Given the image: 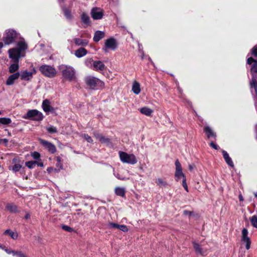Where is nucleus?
Wrapping results in <instances>:
<instances>
[{"instance_id":"f257e3e1","label":"nucleus","mask_w":257,"mask_h":257,"mask_svg":"<svg viewBox=\"0 0 257 257\" xmlns=\"http://www.w3.org/2000/svg\"><path fill=\"white\" fill-rule=\"evenodd\" d=\"M28 45L24 38H21L17 42L16 46L10 48L8 51L9 58L14 62H18L21 57L25 55Z\"/></svg>"},{"instance_id":"f03ea898","label":"nucleus","mask_w":257,"mask_h":257,"mask_svg":"<svg viewBox=\"0 0 257 257\" xmlns=\"http://www.w3.org/2000/svg\"><path fill=\"white\" fill-rule=\"evenodd\" d=\"M247 63L248 64H251L252 63H253L250 69L252 78L250 82V88L251 89L252 88L254 89L255 93L254 98L257 100V82L255 79L256 77H257V61L252 57H250L248 58Z\"/></svg>"},{"instance_id":"7ed1b4c3","label":"nucleus","mask_w":257,"mask_h":257,"mask_svg":"<svg viewBox=\"0 0 257 257\" xmlns=\"http://www.w3.org/2000/svg\"><path fill=\"white\" fill-rule=\"evenodd\" d=\"M22 38L20 35L13 29L6 30L4 33L3 41L6 45H9Z\"/></svg>"},{"instance_id":"20e7f679","label":"nucleus","mask_w":257,"mask_h":257,"mask_svg":"<svg viewBox=\"0 0 257 257\" xmlns=\"http://www.w3.org/2000/svg\"><path fill=\"white\" fill-rule=\"evenodd\" d=\"M59 69L64 79L70 81L75 79V70L72 66L61 65L59 66Z\"/></svg>"},{"instance_id":"39448f33","label":"nucleus","mask_w":257,"mask_h":257,"mask_svg":"<svg viewBox=\"0 0 257 257\" xmlns=\"http://www.w3.org/2000/svg\"><path fill=\"white\" fill-rule=\"evenodd\" d=\"M118 154L120 160L123 163L135 165L138 162L137 157L133 154H128L124 152L119 151Z\"/></svg>"},{"instance_id":"423d86ee","label":"nucleus","mask_w":257,"mask_h":257,"mask_svg":"<svg viewBox=\"0 0 257 257\" xmlns=\"http://www.w3.org/2000/svg\"><path fill=\"white\" fill-rule=\"evenodd\" d=\"M85 81L87 85L91 88H98L102 87L104 85V83L100 79L93 76H87Z\"/></svg>"},{"instance_id":"0eeeda50","label":"nucleus","mask_w":257,"mask_h":257,"mask_svg":"<svg viewBox=\"0 0 257 257\" xmlns=\"http://www.w3.org/2000/svg\"><path fill=\"white\" fill-rule=\"evenodd\" d=\"M23 117L35 121H41L43 119L42 113L37 109L29 110Z\"/></svg>"},{"instance_id":"6e6552de","label":"nucleus","mask_w":257,"mask_h":257,"mask_svg":"<svg viewBox=\"0 0 257 257\" xmlns=\"http://www.w3.org/2000/svg\"><path fill=\"white\" fill-rule=\"evenodd\" d=\"M117 47L116 40L113 38H110L105 41L102 50L103 52L107 53L109 50L114 51Z\"/></svg>"},{"instance_id":"1a4fd4ad","label":"nucleus","mask_w":257,"mask_h":257,"mask_svg":"<svg viewBox=\"0 0 257 257\" xmlns=\"http://www.w3.org/2000/svg\"><path fill=\"white\" fill-rule=\"evenodd\" d=\"M39 70L43 75L51 78L54 77L57 73L56 69L50 65H42L40 67Z\"/></svg>"},{"instance_id":"9d476101","label":"nucleus","mask_w":257,"mask_h":257,"mask_svg":"<svg viewBox=\"0 0 257 257\" xmlns=\"http://www.w3.org/2000/svg\"><path fill=\"white\" fill-rule=\"evenodd\" d=\"M175 179L176 181H179L181 178L186 179V176L183 173L182 166L178 161L177 160L175 161Z\"/></svg>"},{"instance_id":"9b49d317","label":"nucleus","mask_w":257,"mask_h":257,"mask_svg":"<svg viewBox=\"0 0 257 257\" xmlns=\"http://www.w3.org/2000/svg\"><path fill=\"white\" fill-rule=\"evenodd\" d=\"M36 71L33 68L31 71L27 70L21 71L20 73V77L23 81H29L31 80L33 77V75L36 74Z\"/></svg>"},{"instance_id":"f8f14e48","label":"nucleus","mask_w":257,"mask_h":257,"mask_svg":"<svg viewBox=\"0 0 257 257\" xmlns=\"http://www.w3.org/2000/svg\"><path fill=\"white\" fill-rule=\"evenodd\" d=\"M248 232L246 228H243L241 232V242L245 244L247 249H249L251 243L250 238L248 236Z\"/></svg>"},{"instance_id":"ddd939ff","label":"nucleus","mask_w":257,"mask_h":257,"mask_svg":"<svg viewBox=\"0 0 257 257\" xmlns=\"http://www.w3.org/2000/svg\"><path fill=\"white\" fill-rule=\"evenodd\" d=\"M39 142L41 143V144H42L43 146V147H45V148H46V149H47L48 151L50 153L54 154L56 152V147L51 143L41 139H39Z\"/></svg>"},{"instance_id":"4468645a","label":"nucleus","mask_w":257,"mask_h":257,"mask_svg":"<svg viewBox=\"0 0 257 257\" xmlns=\"http://www.w3.org/2000/svg\"><path fill=\"white\" fill-rule=\"evenodd\" d=\"M43 110L46 112H52L54 108L51 105V102L48 99H45L43 100L42 105Z\"/></svg>"},{"instance_id":"2eb2a0df","label":"nucleus","mask_w":257,"mask_h":257,"mask_svg":"<svg viewBox=\"0 0 257 257\" xmlns=\"http://www.w3.org/2000/svg\"><path fill=\"white\" fill-rule=\"evenodd\" d=\"M20 77V73L19 72H16L15 73H14L12 75H11L8 78L7 81H6V84L7 85H13L15 80L18 79Z\"/></svg>"},{"instance_id":"dca6fc26","label":"nucleus","mask_w":257,"mask_h":257,"mask_svg":"<svg viewBox=\"0 0 257 257\" xmlns=\"http://www.w3.org/2000/svg\"><path fill=\"white\" fill-rule=\"evenodd\" d=\"M92 69L94 70H103L105 69L104 64L101 61H95L92 63Z\"/></svg>"},{"instance_id":"f3484780","label":"nucleus","mask_w":257,"mask_h":257,"mask_svg":"<svg viewBox=\"0 0 257 257\" xmlns=\"http://www.w3.org/2000/svg\"><path fill=\"white\" fill-rule=\"evenodd\" d=\"M94 137L98 141L100 142L101 143L105 144L107 145H109L110 144V140L108 138H105L99 134L95 133Z\"/></svg>"},{"instance_id":"a211bd4d","label":"nucleus","mask_w":257,"mask_h":257,"mask_svg":"<svg viewBox=\"0 0 257 257\" xmlns=\"http://www.w3.org/2000/svg\"><path fill=\"white\" fill-rule=\"evenodd\" d=\"M104 11L100 8H93L91 11V16H103Z\"/></svg>"},{"instance_id":"6ab92c4d","label":"nucleus","mask_w":257,"mask_h":257,"mask_svg":"<svg viewBox=\"0 0 257 257\" xmlns=\"http://www.w3.org/2000/svg\"><path fill=\"white\" fill-rule=\"evenodd\" d=\"M73 42L77 46H86L88 44V40L82 39L78 38H75L73 39Z\"/></svg>"},{"instance_id":"aec40b11","label":"nucleus","mask_w":257,"mask_h":257,"mask_svg":"<svg viewBox=\"0 0 257 257\" xmlns=\"http://www.w3.org/2000/svg\"><path fill=\"white\" fill-rule=\"evenodd\" d=\"M87 54L86 49L83 47H81L75 51L74 55L77 58H81L85 56Z\"/></svg>"},{"instance_id":"412c9836","label":"nucleus","mask_w":257,"mask_h":257,"mask_svg":"<svg viewBox=\"0 0 257 257\" xmlns=\"http://www.w3.org/2000/svg\"><path fill=\"white\" fill-rule=\"evenodd\" d=\"M105 37V33L100 31L95 32L93 40L95 42H98Z\"/></svg>"},{"instance_id":"4be33fe9","label":"nucleus","mask_w":257,"mask_h":257,"mask_svg":"<svg viewBox=\"0 0 257 257\" xmlns=\"http://www.w3.org/2000/svg\"><path fill=\"white\" fill-rule=\"evenodd\" d=\"M194 248L198 253L205 255L207 253V250L202 248L200 245L196 242H193Z\"/></svg>"},{"instance_id":"5701e85b","label":"nucleus","mask_w":257,"mask_h":257,"mask_svg":"<svg viewBox=\"0 0 257 257\" xmlns=\"http://www.w3.org/2000/svg\"><path fill=\"white\" fill-rule=\"evenodd\" d=\"M6 209L12 213H16L18 212L17 206L13 203H8L6 205Z\"/></svg>"},{"instance_id":"b1692460","label":"nucleus","mask_w":257,"mask_h":257,"mask_svg":"<svg viewBox=\"0 0 257 257\" xmlns=\"http://www.w3.org/2000/svg\"><path fill=\"white\" fill-rule=\"evenodd\" d=\"M140 112L147 116H151L153 112V110L147 107H144L140 109Z\"/></svg>"},{"instance_id":"393cba45","label":"nucleus","mask_w":257,"mask_h":257,"mask_svg":"<svg viewBox=\"0 0 257 257\" xmlns=\"http://www.w3.org/2000/svg\"><path fill=\"white\" fill-rule=\"evenodd\" d=\"M204 131L208 138L215 137V134L209 126H205L204 128Z\"/></svg>"},{"instance_id":"a878e982","label":"nucleus","mask_w":257,"mask_h":257,"mask_svg":"<svg viewBox=\"0 0 257 257\" xmlns=\"http://www.w3.org/2000/svg\"><path fill=\"white\" fill-rule=\"evenodd\" d=\"M4 234L6 235H9L14 239H16L18 238V234L16 231H13L10 229H7L5 232Z\"/></svg>"},{"instance_id":"bb28decb","label":"nucleus","mask_w":257,"mask_h":257,"mask_svg":"<svg viewBox=\"0 0 257 257\" xmlns=\"http://www.w3.org/2000/svg\"><path fill=\"white\" fill-rule=\"evenodd\" d=\"M132 91L135 94H138L141 91L140 85L139 83L135 81L132 86Z\"/></svg>"},{"instance_id":"cd10ccee","label":"nucleus","mask_w":257,"mask_h":257,"mask_svg":"<svg viewBox=\"0 0 257 257\" xmlns=\"http://www.w3.org/2000/svg\"><path fill=\"white\" fill-rule=\"evenodd\" d=\"M19 68V64L18 62H15L10 65L9 67V72L11 73H16Z\"/></svg>"},{"instance_id":"c85d7f7f","label":"nucleus","mask_w":257,"mask_h":257,"mask_svg":"<svg viewBox=\"0 0 257 257\" xmlns=\"http://www.w3.org/2000/svg\"><path fill=\"white\" fill-rule=\"evenodd\" d=\"M125 192L124 188L117 187L115 188V193L118 196L122 197L124 195Z\"/></svg>"},{"instance_id":"c756f323","label":"nucleus","mask_w":257,"mask_h":257,"mask_svg":"<svg viewBox=\"0 0 257 257\" xmlns=\"http://www.w3.org/2000/svg\"><path fill=\"white\" fill-rule=\"evenodd\" d=\"M12 120L11 118L8 117H1L0 118V123L3 124H9L11 123Z\"/></svg>"},{"instance_id":"7c9ffc66","label":"nucleus","mask_w":257,"mask_h":257,"mask_svg":"<svg viewBox=\"0 0 257 257\" xmlns=\"http://www.w3.org/2000/svg\"><path fill=\"white\" fill-rule=\"evenodd\" d=\"M251 225L255 228H257V216L253 215L250 218Z\"/></svg>"},{"instance_id":"2f4dec72","label":"nucleus","mask_w":257,"mask_h":257,"mask_svg":"<svg viewBox=\"0 0 257 257\" xmlns=\"http://www.w3.org/2000/svg\"><path fill=\"white\" fill-rule=\"evenodd\" d=\"M156 183L160 187L165 186L167 183L164 181L162 178H158L156 180Z\"/></svg>"},{"instance_id":"473e14b6","label":"nucleus","mask_w":257,"mask_h":257,"mask_svg":"<svg viewBox=\"0 0 257 257\" xmlns=\"http://www.w3.org/2000/svg\"><path fill=\"white\" fill-rule=\"evenodd\" d=\"M36 163L37 161H31L26 162L25 165L28 168L33 169L35 167Z\"/></svg>"},{"instance_id":"72a5a7b5","label":"nucleus","mask_w":257,"mask_h":257,"mask_svg":"<svg viewBox=\"0 0 257 257\" xmlns=\"http://www.w3.org/2000/svg\"><path fill=\"white\" fill-rule=\"evenodd\" d=\"M46 130L49 133L51 134L56 133L57 132L56 127L52 125L47 127Z\"/></svg>"},{"instance_id":"f704fd0d","label":"nucleus","mask_w":257,"mask_h":257,"mask_svg":"<svg viewBox=\"0 0 257 257\" xmlns=\"http://www.w3.org/2000/svg\"><path fill=\"white\" fill-rule=\"evenodd\" d=\"M56 167L58 168V170H60L62 169V164L61 163V159L59 157H57L56 158Z\"/></svg>"},{"instance_id":"c9c22d12","label":"nucleus","mask_w":257,"mask_h":257,"mask_svg":"<svg viewBox=\"0 0 257 257\" xmlns=\"http://www.w3.org/2000/svg\"><path fill=\"white\" fill-rule=\"evenodd\" d=\"M22 166L21 165L19 164H16L13 166L12 170L15 172H17L19 171L22 168Z\"/></svg>"},{"instance_id":"e433bc0d","label":"nucleus","mask_w":257,"mask_h":257,"mask_svg":"<svg viewBox=\"0 0 257 257\" xmlns=\"http://www.w3.org/2000/svg\"><path fill=\"white\" fill-rule=\"evenodd\" d=\"M82 22L86 26L89 25L90 24L89 17H82Z\"/></svg>"},{"instance_id":"4c0bfd02","label":"nucleus","mask_w":257,"mask_h":257,"mask_svg":"<svg viewBox=\"0 0 257 257\" xmlns=\"http://www.w3.org/2000/svg\"><path fill=\"white\" fill-rule=\"evenodd\" d=\"M8 254H12L14 256H15L17 250H12L11 249L2 248Z\"/></svg>"},{"instance_id":"58836bf2","label":"nucleus","mask_w":257,"mask_h":257,"mask_svg":"<svg viewBox=\"0 0 257 257\" xmlns=\"http://www.w3.org/2000/svg\"><path fill=\"white\" fill-rule=\"evenodd\" d=\"M118 229L124 232H127L128 230L127 227L125 225H119Z\"/></svg>"},{"instance_id":"ea45409f","label":"nucleus","mask_w":257,"mask_h":257,"mask_svg":"<svg viewBox=\"0 0 257 257\" xmlns=\"http://www.w3.org/2000/svg\"><path fill=\"white\" fill-rule=\"evenodd\" d=\"M31 156L35 160H38L40 157V154L37 152L32 153Z\"/></svg>"},{"instance_id":"a19ab883","label":"nucleus","mask_w":257,"mask_h":257,"mask_svg":"<svg viewBox=\"0 0 257 257\" xmlns=\"http://www.w3.org/2000/svg\"><path fill=\"white\" fill-rule=\"evenodd\" d=\"M93 61L91 58L86 59L85 61V64L87 67H91L92 65V63H93Z\"/></svg>"},{"instance_id":"79ce46f5","label":"nucleus","mask_w":257,"mask_h":257,"mask_svg":"<svg viewBox=\"0 0 257 257\" xmlns=\"http://www.w3.org/2000/svg\"><path fill=\"white\" fill-rule=\"evenodd\" d=\"M82 136L85 139V140L86 141H87V142H88V143H93L92 139L88 135L84 134V135H82Z\"/></svg>"},{"instance_id":"37998d69","label":"nucleus","mask_w":257,"mask_h":257,"mask_svg":"<svg viewBox=\"0 0 257 257\" xmlns=\"http://www.w3.org/2000/svg\"><path fill=\"white\" fill-rule=\"evenodd\" d=\"M15 256L17 257H28L25 254H24L22 251H17L15 254Z\"/></svg>"},{"instance_id":"c03bdc74","label":"nucleus","mask_w":257,"mask_h":257,"mask_svg":"<svg viewBox=\"0 0 257 257\" xmlns=\"http://www.w3.org/2000/svg\"><path fill=\"white\" fill-rule=\"evenodd\" d=\"M108 226L109 228H118L119 224L115 223H109Z\"/></svg>"},{"instance_id":"a18cd8bd","label":"nucleus","mask_w":257,"mask_h":257,"mask_svg":"<svg viewBox=\"0 0 257 257\" xmlns=\"http://www.w3.org/2000/svg\"><path fill=\"white\" fill-rule=\"evenodd\" d=\"M64 15L65 16H70L71 12L67 8H64L63 9Z\"/></svg>"},{"instance_id":"49530a36","label":"nucleus","mask_w":257,"mask_h":257,"mask_svg":"<svg viewBox=\"0 0 257 257\" xmlns=\"http://www.w3.org/2000/svg\"><path fill=\"white\" fill-rule=\"evenodd\" d=\"M222 155H223V158L224 159L225 161L227 160V159H228L230 158L228 154L226 151H225L224 150L222 151Z\"/></svg>"},{"instance_id":"de8ad7c7","label":"nucleus","mask_w":257,"mask_h":257,"mask_svg":"<svg viewBox=\"0 0 257 257\" xmlns=\"http://www.w3.org/2000/svg\"><path fill=\"white\" fill-rule=\"evenodd\" d=\"M225 162L230 167H234L233 163V162H232V160H231V159L230 158H229L227 160H225Z\"/></svg>"},{"instance_id":"09e8293b","label":"nucleus","mask_w":257,"mask_h":257,"mask_svg":"<svg viewBox=\"0 0 257 257\" xmlns=\"http://www.w3.org/2000/svg\"><path fill=\"white\" fill-rule=\"evenodd\" d=\"M182 186L186 191L188 192V187L186 183V179L182 180Z\"/></svg>"},{"instance_id":"8fccbe9b","label":"nucleus","mask_w":257,"mask_h":257,"mask_svg":"<svg viewBox=\"0 0 257 257\" xmlns=\"http://www.w3.org/2000/svg\"><path fill=\"white\" fill-rule=\"evenodd\" d=\"M252 54L255 56H257V47L255 46L252 49Z\"/></svg>"},{"instance_id":"3c124183","label":"nucleus","mask_w":257,"mask_h":257,"mask_svg":"<svg viewBox=\"0 0 257 257\" xmlns=\"http://www.w3.org/2000/svg\"><path fill=\"white\" fill-rule=\"evenodd\" d=\"M210 146L213 149H215V150H217L218 147L217 146V145L214 143H213V142H211L210 144Z\"/></svg>"},{"instance_id":"603ef678","label":"nucleus","mask_w":257,"mask_h":257,"mask_svg":"<svg viewBox=\"0 0 257 257\" xmlns=\"http://www.w3.org/2000/svg\"><path fill=\"white\" fill-rule=\"evenodd\" d=\"M62 228L64 230H65L66 231H71L72 230V228L71 227H70L69 226H67V225L63 226Z\"/></svg>"},{"instance_id":"864d4df0","label":"nucleus","mask_w":257,"mask_h":257,"mask_svg":"<svg viewBox=\"0 0 257 257\" xmlns=\"http://www.w3.org/2000/svg\"><path fill=\"white\" fill-rule=\"evenodd\" d=\"M113 174L117 179H118L119 180H125V178H121V177H120V176H119V174H115V172H113Z\"/></svg>"},{"instance_id":"5fc2aeb1","label":"nucleus","mask_w":257,"mask_h":257,"mask_svg":"<svg viewBox=\"0 0 257 257\" xmlns=\"http://www.w3.org/2000/svg\"><path fill=\"white\" fill-rule=\"evenodd\" d=\"M194 165H191L190 164V165H189V169L190 171H192L193 169H194Z\"/></svg>"},{"instance_id":"6e6d98bb","label":"nucleus","mask_w":257,"mask_h":257,"mask_svg":"<svg viewBox=\"0 0 257 257\" xmlns=\"http://www.w3.org/2000/svg\"><path fill=\"white\" fill-rule=\"evenodd\" d=\"M138 46H139V51L140 52V51H142V49H143L142 45L141 44L139 43L138 44Z\"/></svg>"},{"instance_id":"4d7b16f0","label":"nucleus","mask_w":257,"mask_h":257,"mask_svg":"<svg viewBox=\"0 0 257 257\" xmlns=\"http://www.w3.org/2000/svg\"><path fill=\"white\" fill-rule=\"evenodd\" d=\"M36 164H37L38 166H40V167H43L44 166V165H43V163H39V162H37Z\"/></svg>"},{"instance_id":"13d9d810","label":"nucleus","mask_w":257,"mask_h":257,"mask_svg":"<svg viewBox=\"0 0 257 257\" xmlns=\"http://www.w3.org/2000/svg\"><path fill=\"white\" fill-rule=\"evenodd\" d=\"M30 217V214L29 213H27V214L25 215V218L26 219H29Z\"/></svg>"},{"instance_id":"bf43d9fd","label":"nucleus","mask_w":257,"mask_h":257,"mask_svg":"<svg viewBox=\"0 0 257 257\" xmlns=\"http://www.w3.org/2000/svg\"><path fill=\"white\" fill-rule=\"evenodd\" d=\"M1 142H4L5 143H7L8 142V140L6 139H1Z\"/></svg>"},{"instance_id":"052dcab7","label":"nucleus","mask_w":257,"mask_h":257,"mask_svg":"<svg viewBox=\"0 0 257 257\" xmlns=\"http://www.w3.org/2000/svg\"><path fill=\"white\" fill-rule=\"evenodd\" d=\"M140 52L141 53V57L142 58V59H144V57H145V54L144 53V52L143 51H140Z\"/></svg>"},{"instance_id":"680f3d73","label":"nucleus","mask_w":257,"mask_h":257,"mask_svg":"<svg viewBox=\"0 0 257 257\" xmlns=\"http://www.w3.org/2000/svg\"><path fill=\"white\" fill-rule=\"evenodd\" d=\"M239 199L240 201H242L243 200V197L241 195H239Z\"/></svg>"},{"instance_id":"e2e57ef3","label":"nucleus","mask_w":257,"mask_h":257,"mask_svg":"<svg viewBox=\"0 0 257 257\" xmlns=\"http://www.w3.org/2000/svg\"><path fill=\"white\" fill-rule=\"evenodd\" d=\"M184 213L185 214L187 215V214H190L191 213L190 212L188 211L185 210V211H184Z\"/></svg>"},{"instance_id":"0e129e2a","label":"nucleus","mask_w":257,"mask_h":257,"mask_svg":"<svg viewBox=\"0 0 257 257\" xmlns=\"http://www.w3.org/2000/svg\"><path fill=\"white\" fill-rule=\"evenodd\" d=\"M94 20H98L101 19L102 17H92Z\"/></svg>"},{"instance_id":"69168bd1","label":"nucleus","mask_w":257,"mask_h":257,"mask_svg":"<svg viewBox=\"0 0 257 257\" xmlns=\"http://www.w3.org/2000/svg\"><path fill=\"white\" fill-rule=\"evenodd\" d=\"M81 16H83V17H84V16H87V14H85V13H83L82 14V15H81Z\"/></svg>"},{"instance_id":"338daca9","label":"nucleus","mask_w":257,"mask_h":257,"mask_svg":"<svg viewBox=\"0 0 257 257\" xmlns=\"http://www.w3.org/2000/svg\"><path fill=\"white\" fill-rule=\"evenodd\" d=\"M254 196L257 198V192L254 193Z\"/></svg>"},{"instance_id":"774afa93","label":"nucleus","mask_w":257,"mask_h":257,"mask_svg":"<svg viewBox=\"0 0 257 257\" xmlns=\"http://www.w3.org/2000/svg\"><path fill=\"white\" fill-rule=\"evenodd\" d=\"M148 59L152 63H153V62L152 61V60L150 58H149Z\"/></svg>"}]
</instances>
